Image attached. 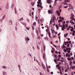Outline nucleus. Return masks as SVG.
<instances>
[{
  "label": "nucleus",
  "instance_id": "23",
  "mask_svg": "<svg viewBox=\"0 0 75 75\" xmlns=\"http://www.w3.org/2000/svg\"><path fill=\"white\" fill-rule=\"evenodd\" d=\"M31 5L32 6H34V3H31Z\"/></svg>",
  "mask_w": 75,
  "mask_h": 75
},
{
  "label": "nucleus",
  "instance_id": "51",
  "mask_svg": "<svg viewBox=\"0 0 75 75\" xmlns=\"http://www.w3.org/2000/svg\"><path fill=\"white\" fill-rule=\"evenodd\" d=\"M61 19H62V20H64V18L63 17H62L61 18Z\"/></svg>",
  "mask_w": 75,
  "mask_h": 75
},
{
  "label": "nucleus",
  "instance_id": "13",
  "mask_svg": "<svg viewBox=\"0 0 75 75\" xmlns=\"http://www.w3.org/2000/svg\"><path fill=\"white\" fill-rule=\"evenodd\" d=\"M70 68L71 69H74V68H75V66H71L70 67Z\"/></svg>",
  "mask_w": 75,
  "mask_h": 75
},
{
  "label": "nucleus",
  "instance_id": "14",
  "mask_svg": "<svg viewBox=\"0 0 75 75\" xmlns=\"http://www.w3.org/2000/svg\"><path fill=\"white\" fill-rule=\"evenodd\" d=\"M9 7L8 6V4H6V8L7 10H8V9Z\"/></svg>",
  "mask_w": 75,
  "mask_h": 75
},
{
  "label": "nucleus",
  "instance_id": "6",
  "mask_svg": "<svg viewBox=\"0 0 75 75\" xmlns=\"http://www.w3.org/2000/svg\"><path fill=\"white\" fill-rule=\"evenodd\" d=\"M64 8H67L68 7V5H67L68 4L65 3H64Z\"/></svg>",
  "mask_w": 75,
  "mask_h": 75
},
{
  "label": "nucleus",
  "instance_id": "52",
  "mask_svg": "<svg viewBox=\"0 0 75 75\" xmlns=\"http://www.w3.org/2000/svg\"><path fill=\"white\" fill-rule=\"evenodd\" d=\"M55 52L56 54H57L58 53V52L57 51H55Z\"/></svg>",
  "mask_w": 75,
  "mask_h": 75
},
{
  "label": "nucleus",
  "instance_id": "42",
  "mask_svg": "<svg viewBox=\"0 0 75 75\" xmlns=\"http://www.w3.org/2000/svg\"><path fill=\"white\" fill-rule=\"evenodd\" d=\"M66 23V22L65 21H64L63 23V24H65V23Z\"/></svg>",
  "mask_w": 75,
  "mask_h": 75
},
{
  "label": "nucleus",
  "instance_id": "61",
  "mask_svg": "<svg viewBox=\"0 0 75 75\" xmlns=\"http://www.w3.org/2000/svg\"><path fill=\"white\" fill-rule=\"evenodd\" d=\"M54 57H57V55L54 54Z\"/></svg>",
  "mask_w": 75,
  "mask_h": 75
},
{
  "label": "nucleus",
  "instance_id": "54",
  "mask_svg": "<svg viewBox=\"0 0 75 75\" xmlns=\"http://www.w3.org/2000/svg\"><path fill=\"white\" fill-rule=\"evenodd\" d=\"M70 46L71 48H72V47H73V46H72V44H71Z\"/></svg>",
  "mask_w": 75,
  "mask_h": 75
},
{
  "label": "nucleus",
  "instance_id": "55",
  "mask_svg": "<svg viewBox=\"0 0 75 75\" xmlns=\"http://www.w3.org/2000/svg\"><path fill=\"white\" fill-rule=\"evenodd\" d=\"M62 25H63V27H65V25L64 24H63Z\"/></svg>",
  "mask_w": 75,
  "mask_h": 75
},
{
  "label": "nucleus",
  "instance_id": "62",
  "mask_svg": "<svg viewBox=\"0 0 75 75\" xmlns=\"http://www.w3.org/2000/svg\"><path fill=\"white\" fill-rule=\"evenodd\" d=\"M67 59H68V60H70V58H69V57L67 58Z\"/></svg>",
  "mask_w": 75,
  "mask_h": 75
},
{
  "label": "nucleus",
  "instance_id": "39",
  "mask_svg": "<svg viewBox=\"0 0 75 75\" xmlns=\"http://www.w3.org/2000/svg\"><path fill=\"white\" fill-rule=\"evenodd\" d=\"M43 48H44V50L45 51V46H44L43 47Z\"/></svg>",
  "mask_w": 75,
  "mask_h": 75
},
{
  "label": "nucleus",
  "instance_id": "29",
  "mask_svg": "<svg viewBox=\"0 0 75 75\" xmlns=\"http://www.w3.org/2000/svg\"><path fill=\"white\" fill-rule=\"evenodd\" d=\"M22 20H23V18H21L19 20V21H22Z\"/></svg>",
  "mask_w": 75,
  "mask_h": 75
},
{
  "label": "nucleus",
  "instance_id": "64",
  "mask_svg": "<svg viewBox=\"0 0 75 75\" xmlns=\"http://www.w3.org/2000/svg\"><path fill=\"white\" fill-rule=\"evenodd\" d=\"M73 64H75V61H73Z\"/></svg>",
  "mask_w": 75,
  "mask_h": 75
},
{
  "label": "nucleus",
  "instance_id": "19",
  "mask_svg": "<svg viewBox=\"0 0 75 75\" xmlns=\"http://www.w3.org/2000/svg\"><path fill=\"white\" fill-rule=\"evenodd\" d=\"M52 19H51L50 21V23L49 24L50 25H51V23H52Z\"/></svg>",
  "mask_w": 75,
  "mask_h": 75
},
{
  "label": "nucleus",
  "instance_id": "49",
  "mask_svg": "<svg viewBox=\"0 0 75 75\" xmlns=\"http://www.w3.org/2000/svg\"><path fill=\"white\" fill-rule=\"evenodd\" d=\"M72 35L73 36H75V34L74 33H72Z\"/></svg>",
  "mask_w": 75,
  "mask_h": 75
},
{
  "label": "nucleus",
  "instance_id": "45",
  "mask_svg": "<svg viewBox=\"0 0 75 75\" xmlns=\"http://www.w3.org/2000/svg\"><path fill=\"white\" fill-rule=\"evenodd\" d=\"M62 31H64V28L62 27Z\"/></svg>",
  "mask_w": 75,
  "mask_h": 75
},
{
  "label": "nucleus",
  "instance_id": "30",
  "mask_svg": "<svg viewBox=\"0 0 75 75\" xmlns=\"http://www.w3.org/2000/svg\"><path fill=\"white\" fill-rule=\"evenodd\" d=\"M68 23H66L65 24V26H66V27H68Z\"/></svg>",
  "mask_w": 75,
  "mask_h": 75
},
{
  "label": "nucleus",
  "instance_id": "16",
  "mask_svg": "<svg viewBox=\"0 0 75 75\" xmlns=\"http://www.w3.org/2000/svg\"><path fill=\"white\" fill-rule=\"evenodd\" d=\"M58 22L59 23H60L61 22H63V21H62V20H58Z\"/></svg>",
  "mask_w": 75,
  "mask_h": 75
},
{
  "label": "nucleus",
  "instance_id": "28",
  "mask_svg": "<svg viewBox=\"0 0 75 75\" xmlns=\"http://www.w3.org/2000/svg\"><path fill=\"white\" fill-rule=\"evenodd\" d=\"M15 13L16 14L17 13V11H16V8H15Z\"/></svg>",
  "mask_w": 75,
  "mask_h": 75
},
{
  "label": "nucleus",
  "instance_id": "43",
  "mask_svg": "<svg viewBox=\"0 0 75 75\" xmlns=\"http://www.w3.org/2000/svg\"><path fill=\"white\" fill-rule=\"evenodd\" d=\"M40 8H43V7H42V6L41 5H40Z\"/></svg>",
  "mask_w": 75,
  "mask_h": 75
},
{
  "label": "nucleus",
  "instance_id": "57",
  "mask_svg": "<svg viewBox=\"0 0 75 75\" xmlns=\"http://www.w3.org/2000/svg\"><path fill=\"white\" fill-rule=\"evenodd\" d=\"M67 47H69V44H67Z\"/></svg>",
  "mask_w": 75,
  "mask_h": 75
},
{
  "label": "nucleus",
  "instance_id": "25",
  "mask_svg": "<svg viewBox=\"0 0 75 75\" xmlns=\"http://www.w3.org/2000/svg\"><path fill=\"white\" fill-rule=\"evenodd\" d=\"M44 38L45 39V40H48V37H45Z\"/></svg>",
  "mask_w": 75,
  "mask_h": 75
},
{
  "label": "nucleus",
  "instance_id": "15",
  "mask_svg": "<svg viewBox=\"0 0 75 75\" xmlns=\"http://www.w3.org/2000/svg\"><path fill=\"white\" fill-rule=\"evenodd\" d=\"M5 17H6V14H4L2 18V20H4Z\"/></svg>",
  "mask_w": 75,
  "mask_h": 75
},
{
  "label": "nucleus",
  "instance_id": "3",
  "mask_svg": "<svg viewBox=\"0 0 75 75\" xmlns=\"http://www.w3.org/2000/svg\"><path fill=\"white\" fill-rule=\"evenodd\" d=\"M57 13V15L58 16H60V13H61V9L60 10V13L59 11H56Z\"/></svg>",
  "mask_w": 75,
  "mask_h": 75
},
{
  "label": "nucleus",
  "instance_id": "10",
  "mask_svg": "<svg viewBox=\"0 0 75 75\" xmlns=\"http://www.w3.org/2000/svg\"><path fill=\"white\" fill-rule=\"evenodd\" d=\"M70 23H71V24H75V23L73 21V20H70Z\"/></svg>",
  "mask_w": 75,
  "mask_h": 75
},
{
  "label": "nucleus",
  "instance_id": "59",
  "mask_svg": "<svg viewBox=\"0 0 75 75\" xmlns=\"http://www.w3.org/2000/svg\"><path fill=\"white\" fill-rule=\"evenodd\" d=\"M51 30L52 31V33H53V29L52 28L51 29Z\"/></svg>",
  "mask_w": 75,
  "mask_h": 75
},
{
  "label": "nucleus",
  "instance_id": "48",
  "mask_svg": "<svg viewBox=\"0 0 75 75\" xmlns=\"http://www.w3.org/2000/svg\"><path fill=\"white\" fill-rule=\"evenodd\" d=\"M71 59H72V60H74V57H71Z\"/></svg>",
  "mask_w": 75,
  "mask_h": 75
},
{
  "label": "nucleus",
  "instance_id": "37",
  "mask_svg": "<svg viewBox=\"0 0 75 75\" xmlns=\"http://www.w3.org/2000/svg\"><path fill=\"white\" fill-rule=\"evenodd\" d=\"M67 52L69 53V54L70 53V52H71V51L70 50H68V51H67Z\"/></svg>",
  "mask_w": 75,
  "mask_h": 75
},
{
  "label": "nucleus",
  "instance_id": "33",
  "mask_svg": "<svg viewBox=\"0 0 75 75\" xmlns=\"http://www.w3.org/2000/svg\"><path fill=\"white\" fill-rule=\"evenodd\" d=\"M3 68H4V69H6V67L4 66L3 67Z\"/></svg>",
  "mask_w": 75,
  "mask_h": 75
},
{
  "label": "nucleus",
  "instance_id": "17",
  "mask_svg": "<svg viewBox=\"0 0 75 75\" xmlns=\"http://www.w3.org/2000/svg\"><path fill=\"white\" fill-rule=\"evenodd\" d=\"M9 23L10 24H12V23H13V21H12L10 20L9 21Z\"/></svg>",
  "mask_w": 75,
  "mask_h": 75
},
{
  "label": "nucleus",
  "instance_id": "50",
  "mask_svg": "<svg viewBox=\"0 0 75 75\" xmlns=\"http://www.w3.org/2000/svg\"><path fill=\"white\" fill-rule=\"evenodd\" d=\"M68 28H71V26L70 25H69V26H68Z\"/></svg>",
  "mask_w": 75,
  "mask_h": 75
},
{
  "label": "nucleus",
  "instance_id": "27",
  "mask_svg": "<svg viewBox=\"0 0 75 75\" xmlns=\"http://www.w3.org/2000/svg\"><path fill=\"white\" fill-rule=\"evenodd\" d=\"M65 46V44H64V43L63 45L62 46L61 48L62 49H63V48H62V47H64Z\"/></svg>",
  "mask_w": 75,
  "mask_h": 75
},
{
  "label": "nucleus",
  "instance_id": "7",
  "mask_svg": "<svg viewBox=\"0 0 75 75\" xmlns=\"http://www.w3.org/2000/svg\"><path fill=\"white\" fill-rule=\"evenodd\" d=\"M52 1V0H47V3L49 4H51V3Z\"/></svg>",
  "mask_w": 75,
  "mask_h": 75
},
{
  "label": "nucleus",
  "instance_id": "9",
  "mask_svg": "<svg viewBox=\"0 0 75 75\" xmlns=\"http://www.w3.org/2000/svg\"><path fill=\"white\" fill-rule=\"evenodd\" d=\"M69 1H70V0H64V3H69Z\"/></svg>",
  "mask_w": 75,
  "mask_h": 75
},
{
  "label": "nucleus",
  "instance_id": "21",
  "mask_svg": "<svg viewBox=\"0 0 75 75\" xmlns=\"http://www.w3.org/2000/svg\"><path fill=\"white\" fill-rule=\"evenodd\" d=\"M53 20H56V17H53L52 18Z\"/></svg>",
  "mask_w": 75,
  "mask_h": 75
},
{
  "label": "nucleus",
  "instance_id": "63",
  "mask_svg": "<svg viewBox=\"0 0 75 75\" xmlns=\"http://www.w3.org/2000/svg\"><path fill=\"white\" fill-rule=\"evenodd\" d=\"M70 40V39L69 38H67V40L68 41H69Z\"/></svg>",
  "mask_w": 75,
  "mask_h": 75
},
{
  "label": "nucleus",
  "instance_id": "58",
  "mask_svg": "<svg viewBox=\"0 0 75 75\" xmlns=\"http://www.w3.org/2000/svg\"><path fill=\"white\" fill-rule=\"evenodd\" d=\"M58 57L59 58H61V55H59Z\"/></svg>",
  "mask_w": 75,
  "mask_h": 75
},
{
  "label": "nucleus",
  "instance_id": "2",
  "mask_svg": "<svg viewBox=\"0 0 75 75\" xmlns=\"http://www.w3.org/2000/svg\"><path fill=\"white\" fill-rule=\"evenodd\" d=\"M39 1V2H37V4H40V5H41L42 4V3H41V0H38ZM38 7H39L40 6V5H37Z\"/></svg>",
  "mask_w": 75,
  "mask_h": 75
},
{
  "label": "nucleus",
  "instance_id": "24",
  "mask_svg": "<svg viewBox=\"0 0 75 75\" xmlns=\"http://www.w3.org/2000/svg\"><path fill=\"white\" fill-rule=\"evenodd\" d=\"M3 74L4 75H7V73L6 72L4 71L3 72Z\"/></svg>",
  "mask_w": 75,
  "mask_h": 75
},
{
  "label": "nucleus",
  "instance_id": "20",
  "mask_svg": "<svg viewBox=\"0 0 75 75\" xmlns=\"http://www.w3.org/2000/svg\"><path fill=\"white\" fill-rule=\"evenodd\" d=\"M54 61L56 64L58 63V62H57V61L55 59H54Z\"/></svg>",
  "mask_w": 75,
  "mask_h": 75
},
{
  "label": "nucleus",
  "instance_id": "12",
  "mask_svg": "<svg viewBox=\"0 0 75 75\" xmlns=\"http://www.w3.org/2000/svg\"><path fill=\"white\" fill-rule=\"evenodd\" d=\"M68 69H69V67L68 68H67L64 71L65 72H67V71H68Z\"/></svg>",
  "mask_w": 75,
  "mask_h": 75
},
{
  "label": "nucleus",
  "instance_id": "34",
  "mask_svg": "<svg viewBox=\"0 0 75 75\" xmlns=\"http://www.w3.org/2000/svg\"><path fill=\"white\" fill-rule=\"evenodd\" d=\"M32 29L33 30H34L35 29H34V26H32Z\"/></svg>",
  "mask_w": 75,
  "mask_h": 75
},
{
  "label": "nucleus",
  "instance_id": "11",
  "mask_svg": "<svg viewBox=\"0 0 75 75\" xmlns=\"http://www.w3.org/2000/svg\"><path fill=\"white\" fill-rule=\"evenodd\" d=\"M55 27H56L57 30H58V29H59V27H58V26L57 25H55Z\"/></svg>",
  "mask_w": 75,
  "mask_h": 75
},
{
  "label": "nucleus",
  "instance_id": "47",
  "mask_svg": "<svg viewBox=\"0 0 75 75\" xmlns=\"http://www.w3.org/2000/svg\"><path fill=\"white\" fill-rule=\"evenodd\" d=\"M69 43L70 44H71V41H69Z\"/></svg>",
  "mask_w": 75,
  "mask_h": 75
},
{
  "label": "nucleus",
  "instance_id": "26",
  "mask_svg": "<svg viewBox=\"0 0 75 75\" xmlns=\"http://www.w3.org/2000/svg\"><path fill=\"white\" fill-rule=\"evenodd\" d=\"M45 53H44V54H43V59H44V58H45Z\"/></svg>",
  "mask_w": 75,
  "mask_h": 75
},
{
  "label": "nucleus",
  "instance_id": "53",
  "mask_svg": "<svg viewBox=\"0 0 75 75\" xmlns=\"http://www.w3.org/2000/svg\"><path fill=\"white\" fill-rule=\"evenodd\" d=\"M61 67H58V69H60H60H61Z\"/></svg>",
  "mask_w": 75,
  "mask_h": 75
},
{
  "label": "nucleus",
  "instance_id": "32",
  "mask_svg": "<svg viewBox=\"0 0 75 75\" xmlns=\"http://www.w3.org/2000/svg\"><path fill=\"white\" fill-rule=\"evenodd\" d=\"M63 51H64V52H67V50L65 49H64L63 50Z\"/></svg>",
  "mask_w": 75,
  "mask_h": 75
},
{
  "label": "nucleus",
  "instance_id": "60",
  "mask_svg": "<svg viewBox=\"0 0 75 75\" xmlns=\"http://www.w3.org/2000/svg\"><path fill=\"white\" fill-rule=\"evenodd\" d=\"M40 35L41 37H43V36H44V35L42 34H41Z\"/></svg>",
  "mask_w": 75,
  "mask_h": 75
},
{
  "label": "nucleus",
  "instance_id": "38",
  "mask_svg": "<svg viewBox=\"0 0 75 75\" xmlns=\"http://www.w3.org/2000/svg\"><path fill=\"white\" fill-rule=\"evenodd\" d=\"M31 12H30L29 15L30 16H31Z\"/></svg>",
  "mask_w": 75,
  "mask_h": 75
},
{
  "label": "nucleus",
  "instance_id": "46",
  "mask_svg": "<svg viewBox=\"0 0 75 75\" xmlns=\"http://www.w3.org/2000/svg\"><path fill=\"white\" fill-rule=\"evenodd\" d=\"M18 67L19 68V69H20V65H18Z\"/></svg>",
  "mask_w": 75,
  "mask_h": 75
},
{
  "label": "nucleus",
  "instance_id": "4",
  "mask_svg": "<svg viewBox=\"0 0 75 75\" xmlns=\"http://www.w3.org/2000/svg\"><path fill=\"white\" fill-rule=\"evenodd\" d=\"M70 55H72V53H71L69 54H68V53H67L66 54V57H70Z\"/></svg>",
  "mask_w": 75,
  "mask_h": 75
},
{
  "label": "nucleus",
  "instance_id": "1",
  "mask_svg": "<svg viewBox=\"0 0 75 75\" xmlns=\"http://www.w3.org/2000/svg\"><path fill=\"white\" fill-rule=\"evenodd\" d=\"M25 41L26 42V44H27L28 42V41L30 40V38H29L27 36H26V37H25Z\"/></svg>",
  "mask_w": 75,
  "mask_h": 75
},
{
  "label": "nucleus",
  "instance_id": "40",
  "mask_svg": "<svg viewBox=\"0 0 75 75\" xmlns=\"http://www.w3.org/2000/svg\"><path fill=\"white\" fill-rule=\"evenodd\" d=\"M69 23V21H66V23Z\"/></svg>",
  "mask_w": 75,
  "mask_h": 75
},
{
  "label": "nucleus",
  "instance_id": "5",
  "mask_svg": "<svg viewBox=\"0 0 75 75\" xmlns=\"http://www.w3.org/2000/svg\"><path fill=\"white\" fill-rule=\"evenodd\" d=\"M71 17H70V18L71 20H74V17H75V16L74 15V14H73V13L71 14Z\"/></svg>",
  "mask_w": 75,
  "mask_h": 75
},
{
  "label": "nucleus",
  "instance_id": "18",
  "mask_svg": "<svg viewBox=\"0 0 75 75\" xmlns=\"http://www.w3.org/2000/svg\"><path fill=\"white\" fill-rule=\"evenodd\" d=\"M42 66L43 68H44L45 69H46V67H45V65L44 64H42Z\"/></svg>",
  "mask_w": 75,
  "mask_h": 75
},
{
  "label": "nucleus",
  "instance_id": "35",
  "mask_svg": "<svg viewBox=\"0 0 75 75\" xmlns=\"http://www.w3.org/2000/svg\"><path fill=\"white\" fill-rule=\"evenodd\" d=\"M59 66H60V65H56V67H57V68H58V67H59Z\"/></svg>",
  "mask_w": 75,
  "mask_h": 75
},
{
  "label": "nucleus",
  "instance_id": "56",
  "mask_svg": "<svg viewBox=\"0 0 75 75\" xmlns=\"http://www.w3.org/2000/svg\"><path fill=\"white\" fill-rule=\"evenodd\" d=\"M68 49H69L68 47L66 48V50H67V51H68Z\"/></svg>",
  "mask_w": 75,
  "mask_h": 75
},
{
  "label": "nucleus",
  "instance_id": "36",
  "mask_svg": "<svg viewBox=\"0 0 75 75\" xmlns=\"http://www.w3.org/2000/svg\"><path fill=\"white\" fill-rule=\"evenodd\" d=\"M34 25H36V22H35L33 23Z\"/></svg>",
  "mask_w": 75,
  "mask_h": 75
},
{
  "label": "nucleus",
  "instance_id": "8",
  "mask_svg": "<svg viewBox=\"0 0 75 75\" xmlns=\"http://www.w3.org/2000/svg\"><path fill=\"white\" fill-rule=\"evenodd\" d=\"M48 13L50 14H52V11L51 10H49L48 11Z\"/></svg>",
  "mask_w": 75,
  "mask_h": 75
},
{
  "label": "nucleus",
  "instance_id": "41",
  "mask_svg": "<svg viewBox=\"0 0 75 75\" xmlns=\"http://www.w3.org/2000/svg\"><path fill=\"white\" fill-rule=\"evenodd\" d=\"M27 30H29V28L28 27H27L26 28Z\"/></svg>",
  "mask_w": 75,
  "mask_h": 75
},
{
  "label": "nucleus",
  "instance_id": "44",
  "mask_svg": "<svg viewBox=\"0 0 75 75\" xmlns=\"http://www.w3.org/2000/svg\"><path fill=\"white\" fill-rule=\"evenodd\" d=\"M64 44L65 45H67V42H64Z\"/></svg>",
  "mask_w": 75,
  "mask_h": 75
},
{
  "label": "nucleus",
  "instance_id": "31",
  "mask_svg": "<svg viewBox=\"0 0 75 75\" xmlns=\"http://www.w3.org/2000/svg\"><path fill=\"white\" fill-rule=\"evenodd\" d=\"M49 37H50V38H51V34H50V32L49 33Z\"/></svg>",
  "mask_w": 75,
  "mask_h": 75
},
{
  "label": "nucleus",
  "instance_id": "22",
  "mask_svg": "<svg viewBox=\"0 0 75 75\" xmlns=\"http://www.w3.org/2000/svg\"><path fill=\"white\" fill-rule=\"evenodd\" d=\"M36 62H38V65H39L40 66V62H38V60H37V59H36Z\"/></svg>",
  "mask_w": 75,
  "mask_h": 75
}]
</instances>
